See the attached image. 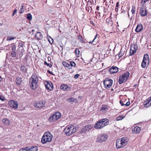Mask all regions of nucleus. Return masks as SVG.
<instances>
[{
	"mask_svg": "<svg viewBox=\"0 0 151 151\" xmlns=\"http://www.w3.org/2000/svg\"><path fill=\"white\" fill-rule=\"evenodd\" d=\"M79 76V74H77L75 75L74 76V78L76 79L77 78H78Z\"/></svg>",
	"mask_w": 151,
	"mask_h": 151,
	"instance_id": "nucleus-54",
	"label": "nucleus"
},
{
	"mask_svg": "<svg viewBox=\"0 0 151 151\" xmlns=\"http://www.w3.org/2000/svg\"><path fill=\"white\" fill-rule=\"evenodd\" d=\"M143 26L142 24H138L135 29V32H139L143 29Z\"/></svg>",
	"mask_w": 151,
	"mask_h": 151,
	"instance_id": "nucleus-22",
	"label": "nucleus"
},
{
	"mask_svg": "<svg viewBox=\"0 0 151 151\" xmlns=\"http://www.w3.org/2000/svg\"><path fill=\"white\" fill-rule=\"evenodd\" d=\"M99 6H97L96 7V9L98 11H99Z\"/></svg>",
	"mask_w": 151,
	"mask_h": 151,
	"instance_id": "nucleus-61",
	"label": "nucleus"
},
{
	"mask_svg": "<svg viewBox=\"0 0 151 151\" xmlns=\"http://www.w3.org/2000/svg\"><path fill=\"white\" fill-rule=\"evenodd\" d=\"M109 71L111 74L117 73L118 70V68L116 67H113L109 69Z\"/></svg>",
	"mask_w": 151,
	"mask_h": 151,
	"instance_id": "nucleus-21",
	"label": "nucleus"
},
{
	"mask_svg": "<svg viewBox=\"0 0 151 151\" xmlns=\"http://www.w3.org/2000/svg\"><path fill=\"white\" fill-rule=\"evenodd\" d=\"M17 10L16 9H15L13 11V12L12 14V16H13L14 15L16 14L17 13Z\"/></svg>",
	"mask_w": 151,
	"mask_h": 151,
	"instance_id": "nucleus-51",
	"label": "nucleus"
},
{
	"mask_svg": "<svg viewBox=\"0 0 151 151\" xmlns=\"http://www.w3.org/2000/svg\"><path fill=\"white\" fill-rule=\"evenodd\" d=\"M52 135L49 132H45L42 138L41 142L42 144H45L47 142H50L51 141Z\"/></svg>",
	"mask_w": 151,
	"mask_h": 151,
	"instance_id": "nucleus-5",
	"label": "nucleus"
},
{
	"mask_svg": "<svg viewBox=\"0 0 151 151\" xmlns=\"http://www.w3.org/2000/svg\"><path fill=\"white\" fill-rule=\"evenodd\" d=\"M115 10L116 12H117L118 11V9L117 8V7H116L115 8Z\"/></svg>",
	"mask_w": 151,
	"mask_h": 151,
	"instance_id": "nucleus-63",
	"label": "nucleus"
},
{
	"mask_svg": "<svg viewBox=\"0 0 151 151\" xmlns=\"http://www.w3.org/2000/svg\"><path fill=\"white\" fill-rule=\"evenodd\" d=\"M45 103L44 100L39 101L36 102L35 106L38 108H42L45 106Z\"/></svg>",
	"mask_w": 151,
	"mask_h": 151,
	"instance_id": "nucleus-13",
	"label": "nucleus"
},
{
	"mask_svg": "<svg viewBox=\"0 0 151 151\" xmlns=\"http://www.w3.org/2000/svg\"><path fill=\"white\" fill-rule=\"evenodd\" d=\"M125 117V116L123 115H119L117 116L116 119V121H120L122 120Z\"/></svg>",
	"mask_w": 151,
	"mask_h": 151,
	"instance_id": "nucleus-36",
	"label": "nucleus"
},
{
	"mask_svg": "<svg viewBox=\"0 0 151 151\" xmlns=\"http://www.w3.org/2000/svg\"><path fill=\"white\" fill-rule=\"evenodd\" d=\"M149 0H142L141 3L143 5L147 1H149Z\"/></svg>",
	"mask_w": 151,
	"mask_h": 151,
	"instance_id": "nucleus-49",
	"label": "nucleus"
},
{
	"mask_svg": "<svg viewBox=\"0 0 151 151\" xmlns=\"http://www.w3.org/2000/svg\"><path fill=\"white\" fill-rule=\"evenodd\" d=\"M124 54V51H123L122 49H121L118 55L119 58L122 57Z\"/></svg>",
	"mask_w": 151,
	"mask_h": 151,
	"instance_id": "nucleus-33",
	"label": "nucleus"
},
{
	"mask_svg": "<svg viewBox=\"0 0 151 151\" xmlns=\"http://www.w3.org/2000/svg\"><path fill=\"white\" fill-rule=\"evenodd\" d=\"M28 147V151H37L38 150V147L37 146H33L31 148H30V147Z\"/></svg>",
	"mask_w": 151,
	"mask_h": 151,
	"instance_id": "nucleus-25",
	"label": "nucleus"
},
{
	"mask_svg": "<svg viewBox=\"0 0 151 151\" xmlns=\"http://www.w3.org/2000/svg\"><path fill=\"white\" fill-rule=\"evenodd\" d=\"M124 102H125L124 101ZM119 102L120 104L122 106H123L125 105V104L124 103H123L122 101H120Z\"/></svg>",
	"mask_w": 151,
	"mask_h": 151,
	"instance_id": "nucleus-52",
	"label": "nucleus"
},
{
	"mask_svg": "<svg viewBox=\"0 0 151 151\" xmlns=\"http://www.w3.org/2000/svg\"><path fill=\"white\" fill-rule=\"evenodd\" d=\"M22 82V78L19 77H17L16 80V83L17 85H20Z\"/></svg>",
	"mask_w": 151,
	"mask_h": 151,
	"instance_id": "nucleus-28",
	"label": "nucleus"
},
{
	"mask_svg": "<svg viewBox=\"0 0 151 151\" xmlns=\"http://www.w3.org/2000/svg\"><path fill=\"white\" fill-rule=\"evenodd\" d=\"M2 122L6 126H9L10 125L11 121L8 119L6 118H4L2 120Z\"/></svg>",
	"mask_w": 151,
	"mask_h": 151,
	"instance_id": "nucleus-23",
	"label": "nucleus"
},
{
	"mask_svg": "<svg viewBox=\"0 0 151 151\" xmlns=\"http://www.w3.org/2000/svg\"><path fill=\"white\" fill-rule=\"evenodd\" d=\"M27 18L29 20H32V15L30 14H28L27 15Z\"/></svg>",
	"mask_w": 151,
	"mask_h": 151,
	"instance_id": "nucleus-42",
	"label": "nucleus"
},
{
	"mask_svg": "<svg viewBox=\"0 0 151 151\" xmlns=\"http://www.w3.org/2000/svg\"><path fill=\"white\" fill-rule=\"evenodd\" d=\"M21 7L19 11V14H22L23 13V12H24V6H22Z\"/></svg>",
	"mask_w": 151,
	"mask_h": 151,
	"instance_id": "nucleus-44",
	"label": "nucleus"
},
{
	"mask_svg": "<svg viewBox=\"0 0 151 151\" xmlns=\"http://www.w3.org/2000/svg\"><path fill=\"white\" fill-rule=\"evenodd\" d=\"M67 101L69 102H77L78 100L76 99H74L73 98H68L67 99Z\"/></svg>",
	"mask_w": 151,
	"mask_h": 151,
	"instance_id": "nucleus-35",
	"label": "nucleus"
},
{
	"mask_svg": "<svg viewBox=\"0 0 151 151\" xmlns=\"http://www.w3.org/2000/svg\"><path fill=\"white\" fill-rule=\"evenodd\" d=\"M93 2V1L92 0H89L87 1V6H89L91 8V9L92 10V3Z\"/></svg>",
	"mask_w": 151,
	"mask_h": 151,
	"instance_id": "nucleus-31",
	"label": "nucleus"
},
{
	"mask_svg": "<svg viewBox=\"0 0 151 151\" xmlns=\"http://www.w3.org/2000/svg\"><path fill=\"white\" fill-rule=\"evenodd\" d=\"M109 109V107L106 105H103L101 108L100 109V111L104 113L107 112Z\"/></svg>",
	"mask_w": 151,
	"mask_h": 151,
	"instance_id": "nucleus-17",
	"label": "nucleus"
},
{
	"mask_svg": "<svg viewBox=\"0 0 151 151\" xmlns=\"http://www.w3.org/2000/svg\"><path fill=\"white\" fill-rule=\"evenodd\" d=\"M23 45H24L22 43H21L19 44V48L18 49L19 51V50H20V49H21V48H23Z\"/></svg>",
	"mask_w": 151,
	"mask_h": 151,
	"instance_id": "nucleus-48",
	"label": "nucleus"
},
{
	"mask_svg": "<svg viewBox=\"0 0 151 151\" xmlns=\"http://www.w3.org/2000/svg\"><path fill=\"white\" fill-rule=\"evenodd\" d=\"M88 131L87 130V128H86V126L83 127L82 130H81V132L82 133H85Z\"/></svg>",
	"mask_w": 151,
	"mask_h": 151,
	"instance_id": "nucleus-38",
	"label": "nucleus"
},
{
	"mask_svg": "<svg viewBox=\"0 0 151 151\" xmlns=\"http://www.w3.org/2000/svg\"><path fill=\"white\" fill-rule=\"evenodd\" d=\"M112 13H111L110 14L111 15L108 18L106 19V23L108 24V26H111L113 24V22L112 20V17H111Z\"/></svg>",
	"mask_w": 151,
	"mask_h": 151,
	"instance_id": "nucleus-20",
	"label": "nucleus"
},
{
	"mask_svg": "<svg viewBox=\"0 0 151 151\" xmlns=\"http://www.w3.org/2000/svg\"><path fill=\"white\" fill-rule=\"evenodd\" d=\"M93 42H95V40H93L92 41H90L89 42V43L90 44H92Z\"/></svg>",
	"mask_w": 151,
	"mask_h": 151,
	"instance_id": "nucleus-59",
	"label": "nucleus"
},
{
	"mask_svg": "<svg viewBox=\"0 0 151 151\" xmlns=\"http://www.w3.org/2000/svg\"><path fill=\"white\" fill-rule=\"evenodd\" d=\"M8 105L11 107L16 109L18 107V104L17 101L13 100H10L8 102Z\"/></svg>",
	"mask_w": 151,
	"mask_h": 151,
	"instance_id": "nucleus-12",
	"label": "nucleus"
},
{
	"mask_svg": "<svg viewBox=\"0 0 151 151\" xmlns=\"http://www.w3.org/2000/svg\"><path fill=\"white\" fill-rule=\"evenodd\" d=\"M113 83V81L112 79L109 78L105 79L103 81L104 88L106 89L109 88L112 86Z\"/></svg>",
	"mask_w": 151,
	"mask_h": 151,
	"instance_id": "nucleus-10",
	"label": "nucleus"
},
{
	"mask_svg": "<svg viewBox=\"0 0 151 151\" xmlns=\"http://www.w3.org/2000/svg\"><path fill=\"white\" fill-rule=\"evenodd\" d=\"M137 45L136 43H133L131 45L130 50V55H133L136 52L137 49Z\"/></svg>",
	"mask_w": 151,
	"mask_h": 151,
	"instance_id": "nucleus-11",
	"label": "nucleus"
},
{
	"mask_svg": "<svg viewBox=\"0 0 151 151\" xmlns=\"http://www.w3.org/2000/svg\"><path fill=\"white\" fill-rule=\"evenodd\" d=\"M5 98L1 95H0V100H1L2 101H4L5 100Z\"/></svg>",
	"mask_w": 151,
	"mask_h": 151,
	"instance_id": "nucleus-50",
	"label": "nucleus"
},
{
	"mask_svg": "<svg viewBox=\"0 0 151 151\" xmlns=\"http://www.w3.org/2000/svg\"><path fill=\"white\" fill-rule=\"evenodd\" d=\"M130 102L129 101H127V102L126 104H125V105L126 106H128L130 105Z\"/></svg>",
	"mask_w": 151,
	"mask_h": 151,
	"instance_id": "nucleus-53",
	"label": "nucleus"
},
{
	"mask_svg": "<svg viewBox=\"0 0 151 151\" xmlns=\"http://www.w3.org/2000/svg\"><path fill=\"white\" fill-rule=\"evenodd\" d=\"M68 62L69 63L66 61H63L62 62V63L65 67H66L69 69H72L73 67H76V64L74 62L69 61Z\"/></svg>",
	"mask_w": 151,
	"mask_h": 151,
	"instance_id": "nucleus-9",
	"label": "nucleus"
},
{
	"mask_svg": "<svg viewBox=\"0 0 151 151\" xmlns=\"http://www.w3.org/2000/svg\"><path fill=\"white\" fill-rule=\"evenodd\" d=\"M108 136L106 134H101L98 135L96 140V142L102 143L106 141Z\"/></svg>",
	"mask_w": 151,
	"mask_h": 151,
	"instance_id": "nucleus-7",
	"label": "nucleus"
},
{
	"mask_svg": "<svg viewBox=\"0 0 151 151\" xmlns=\"http://www.w3.org/2000/svg\"><path fill=\"white\" fill-rule=\"evenodd\" d=\"M60 89L65 91H68L70 90L71 88L67 85L63 84L61 85Z\"/></svg>",
	"mask_w": 151,
	"mask_h": 151,
	"instance_id": "nucleus-16",
	"label": "nucleus"
},
{
	"mask_svg": "<svg viewBox=\"0 0 151 151\" xmlns=\"http://www.w3.org/2000/svg\"><path fill=\"white\" fill-rule=\"evenodd\" d=\"M90 23L92 24L93 26H94L95 25V24H94V23H93V22L91 20L90 21Z\"/></svg>",
	"mask_w": 151,
	"mask_h": 151,
	"instance_id": "nucleus-58",
	"label": "nucleus"
},
{
	"mask_svg": "<svg viewBox=\"0 0 151 151\" xmlns=\"http://www.w3.org/2000/svg\"><path fill=\"white\" fill-rule=\"evenodd\" d=\"M78 39L79 41L81 43L84 42L85 40L82 36L81 35H79L78 37Z\"/></svg>",
	"mask_w": 151,
	"mask_h": 151,
	"instance_id": "nucleus-30",
	"label": "nucleus"
},
{
	"mask_svg": "<svg viewBox=\"0 0 151 151\" xmlns=\"http://www.w3.org/2000/svg\"><path fill=\"white\" fill-rule=\"evenodd\" d=\"M19 51V52H17V53L19 57L21 58L23 56V53L24 52V48H22L20 49V50Z\"/></svg>",
	"mask_w": 151,
	"mask_h": 151,
	"instance_id": "nucleus-26",
	"label": "nucleus"
},
{
	"mask_svg": "<svg viewBox=\"0 0 151 151\" xmlns=\"http://www.w3.org/2000/svg\"><path fill=\"white\" fill-rule=\"evenodd\" d=\"M44 63L45 65L50 68L51 67L52 65V63L50 62L49 64L47 63L46 61H45Z\"/></svg>",
	"mask_w": 151,
	"mask_h": 151,
	"instance_id": "nucleus-39",
	"label": "nucleus"
},
{
	"mask_svg": "<svg viewBox=\"0 0 151 151\" xmlns=\"http://www.w3.org/2000/svg\"><path fill=\"white\" fill-rule=\"evenodd\" d=\"M28 147H26L25 148H22L18 151H28Z\"/></svg>",
	"mask_w": 151,
	"mask_h": 151,
	"instance_id": "nucleus-45",
	"label": "nucleus"
},
{
	"mask_svg": "<svg viewBox=\"0 0 151 151\" xmlns=\"http://www.w3.org/2000/svg\"><path fill=\"white\" fill-rule=\"evenodd\" d=\"M136 8L134 6H132L131 10L132 14H134L135 12Z\"/></svg>",
	"mask_w": 151,
	"mask_h": 151,
	"instance_id": "nucleus-43",
	"label": "nucleus"
},
{
	"mask_svg": "<svg viewBox=\"0 0 151 151\" xmlns=\"http://www.w3.org/2000/svg\"><path fill=\"white\" fill-rule=\"evenodd\" d=\"M86 126V128H87V130L88 131H89L93 129V126L92 124L88 125Z\"/></svg>",
	"mask_w": 151,
	"mask_h": 151,
	"instance_id": "nucleus-34",
	"label": "nucleus"
},
{
	"mask_svg": "<svg viewBox=\"0 0 151 151\" xmlns=\"http://www.w3.org/2000/svg\"><path fill=\"white\" fill-rule=\"evenodd\" d=\"M149 63L142 60L141 64V66L143 68H145L147 64H149Z\"/></svg>",
	"mask_w": 151,
	"mask_h": 151,
	"instance_id": "nucleus-37",
	"label": "nucleus"
},
{
	"mask_svg": "<svg viewBox=\"0 0 151 151\" xmlns=\"http://www.w3.org/2000/svg\"><path fill=\"white\" fill-rule=\"evenodd\" d=\"M119 2H117L116 4V7H117V8L118 7V6H119Z\"/></svg>",
	"mask_w": 151,
	"mask_h": 151,
	"instance_id": "nucleus-57",
	"label": "nucleus"
},
{
	"mask_svg": "<svg viewBox=\"0 0 151 151\" xmlns=\"http://www.w3.org/2000/svg\"><path fill=\"white\" fill-rule=\"evenodd\" d=\"M98 35V34H96L95 36V38H94L93 39V40H94L95 41L96 38H97V36Z\"/></svg>",
	"mask_w": 151,
	"mask_h": 151,
	"instance_id": "nucleus-60",
	"label": "nucleus"
},
{
	"mask_svg": "<svg viewBox=\"0 0 151 151\" xmlns=\"http://www.w3.org/2000/svg\"><path fill=\"white\" fill-rule=\"evenodd\" d=\"M11 49L12 50V51H16V46L15 45L13 44L12 45V46L11 47Z\"/></svg>",
	"mask_w": 151,
	"mask_h": 151,
	"instance_id": "nucleus-47",
	"label": "nucleus"
},
{
	"mask_svg": "<svg viewBox=\"0 0 151 151\" xmlns=\"http://www.w3.org/2000/svg\"><path fill=\"white\" fill-rule=\"evenodd\" d=\"M132 130L133 134H138L140 132L141 128L139 127L136 126L132 128Z\"/></svg>",
	"mask_w": 151,
	"mask_h": 151,
	"instance_id": "nucleus-19",
	"label": "nucleus"
},
{
	"mask_svg": "<svg viewBox=\"0 0 151 151\" xmlns=\"http://www.w3.org/2000/svg\"><path fill=\"white\" fill-rule=\"evenodd\" d=\"M144 105L146 107H148L151 106V96L149 97L146 101L144 102Z\"/></svg>",
	"mask_w": 151,
	"mask_h": 151,
	"instance_id": "nucleus-18",
	"label": "nucleus"
},
{
	"mask_svg": "<svg viewBox=\"0 0 151 151\" xmlns=\"http://www.w3.org/2000/svg\"><path fill=\"white\" fill-rule=\"evenodd\" d=\"M48 41L49 42L52 44L53 42V40L52 38L51 37H49L48 38Z\"/></svg>",
	"mask_w": 151,
	"mask_h": 151,
	"instance_id": "nucleus-46",
	"label": "nucleus"
},
{
	"mask_svg": "<svg viewBox=\"0 0 151 151\" xmlns=\"http://www.w3.org/2000/svg\"><path fill=\"white\" fill-rule=\"evenodd\" d=\"M16 51H12L11 52V56L12 57H16Z\"/></svg>",
	"mask_w": 151,
	"mask_h": 151,
	"instance_id": "nucleus-41",
	"label": "nucleus"
},
{
	"mask_svg": "<svg viewBox=\"0 0 151 151\" xmlns=\"http://www.w3.org/2000/svg\"><path fill=\"white\" fill-rule=\"evenodd\" d=\"M129 140V139L126 137L117 139L116 140V147L117 149L123 148L127 144Z\"/></svg>",
	"mask_w": 151,
	"mask_h": 151,
	"instance_id": "nucleus-2",
	"label": "nucleus"
},
{
	"mask_svg": "<svg viewBox=\"0 0 151 151\" xmlns=\"http://www.w3.org/2000/svg\"><path fill=\"white\" fill-rule=\"evenodd\" d=\"M16 38V37H13L11 36L8 37L7 38V41H10L12 40H13L15 39Z\"/></svg>",
	"mask_w": 151,
	"mask_h": 151,
	"instance_id": "nucleus-40",
	"label": "nucleus"
},
{
	"mask_svg": "<svg viewBox=\"0 0 151 151\" xmlns=\"http://www.w3.org/2000/svg\"><path fill=\"white\" fill-rule=\"evenodd\" d=\"M47 72L49 74H51V75H53L54 74H53V73H52V72H51V71H50V70H47Z\"/></svg>",
	"mask_w": 151,
	"mask_h": 151,
	"instance_id": "nucleus-55",
	"label": "nucleus"
},
{
	"mask_svg": "<svg viewBox=\"0 0 151 151\" xmlns=\"http://www.w3.org/2000/svg\"><path fill=\"white\" fill-rule=\"evenodd\" d=\"M140 14L143 17H145L147 15V11L144 5L142 6L140 8Z\"/></svg>",
	"mask_w": 151,
	"mask_h": 151,
	"instance_id": "nucleus-15",
	"label": "nucleus"
},
{
	"mask_svg": "<svg viewBox=\"0 0 151 151\" xmlns=\"http://www.w3.org/2000/svg\"><path fill=\"white\" fill-rule=\"evenodd\" d=\"M2 80V78L1 76H0V82Z\"/></svg>",
	"mask_w": 151,
	"mask_h": 151,
	"instance_id": "nucleus-64",
	"label": "nucleus"
},
{
	"mask_svg": "<svg viewBox=\"0 0 151 151\" xmlns=\"http://www.w3.org/2000/svg\"><path fill=\"white\" fill-rule=\"evenodd\" d=\"M61 116V113L59 111H57L51 115L49 118V120L50 121L55 122L58 120Z\"/></svg>",
	"mask_w": 151,
	"mask_h": 151,
	"instance_id": "nucleus-8",
	"label": "nucleus"
},
{
	"mask_svg": "<svg viewBox=\"0 0 151 151\" xmlns=\"http://www.w3.org/2000/svg\"><path fill=\"white\" fill-rule=\"evenodd\" d=\"M109 124V119L107 118L102 119L98 121L95 124L94 128L100 129L103 128Z\"/></svg>",
	"mask_w": 151,
	"mask_h": 151,
	"instance_id": "nucleus-3",
	"label": "nucleus"
},
{
	"mask_svg": "<svg viewBox=\"0 0 151 151\" xmlns=\"http://www.w3.org/2000/svg\"><path fill=\"white\" fill-rule=\"evenodd\" d=\"M74 53L75 54V55L76 57H78L80 55V51L79 49L78 48H76L75 49V50L74 52Z\"/></svg>",
	"mask_w": 151,
	"mask_h": 151,
	"instance_id": "nucleus-32",
	"label": "nucleus"
},
{
	"mask_svg": "<svg viewBox=\"0 0 151 151\" xmlns=\"http://www.w3.org/2000/svg\"><path fill=\"white\" fill-rule=\"evenodd\" d=\"M129 73L128 71L123 73L122 75L120 76L118 80V82L120 84L125 82L129 78Z\"/></svg>",
	"mask_w": 151,
	"mask_h": 151,
	"instance_id": "nucleus-6",
	"label": "nucleus"
},
{
	"mask_svg": "<svg viewBox=\"0 0 151 151\" xmlns=\"http://www.w3.org/2000/svg\"><path fill=\"white\" fill-rule=\"evenodd\" d=\"M30 86L33 90L35 89L38 86L39 83V77L35 73H33L30 78Z\"/></svg>",
	"mask_w": 151,
	"mask_h": 151,
	"instance_id": "nucleus-1",
	"label": "nucleus"
},
{
	"mask_svg": "<svg viewBox=\"0 0 151 151\" xmlns=\"http://www.w3.org/2000/svg\"><path fill=\"white\" fill-rule=\"evenodd\" d=\"M104 12L105 13L106 12V8H104Z\"/></svg>",
	"mask_w": 151,
	"mask_h": 151,
	"instance_id": "nucleus-62",
	"label": "nucleus"
},
{
	"mask_svg": "<svg viewBox=\"0 0 151 151\" xmlns=\"http://www.w3.org/2000/svg\"><path fill=\"white\" fill-rule=\"evenodd\" d=\"M44 84L47 89L50 91H51L53 89V86L51 82L45 81L44 82Z\"/></svg>",
	"mask_w": 151,
	"mask_h": 151,
	"instance_id": "nucleus-14",
	"label": "nucleus"
},
{
	"mask_svg": "<svg viewBox=\"0 0 151 151\" xmlns=\"http://www.w3.org/2000/svg\"><path fill=\"white\" fill-rule=\"evenodd\" d=\"M142 60L149 63V57L148 54H145L144 55Z\"/></svg>",
	"mask_w": 151,
	"mask_h": 151,
	"instance_id": "nucleus-24",
	"label": "nucleus"
},
{
	"mask_svg": "<svg viewBox=\"0 0 151 151\" xmlns=\"http://www.w3.org/2000/svg\"><path fill=\"white\" fill-rule=\"evenodd\" d=\"M86 9L87 11L88 12H89V8L88 6H86Z\"/></svg>",
	"mask_w": 151,
	"mask_h": 151,
	"instance_id": "nucleus-56",
	"label": "nucleus"
},
{
	"mask_svg": "<svg viewBox=\"0 0 151 151\" xmlns=\"http://www.w3.org/2000/svg\"><path fill=\"white\" fill-rule=\"evenodd\" d=\"M20 71L23 73H26L27 71V69L25 66L22 65L20 68Z\"/></svg>",
	"mask_w": 151,
	"mask_h": 151,
	"instance_id": "nucleus-29",
	"label": "nucleus"
},
{
	"mask_svg": "<svg viewBox=\"0 0 151 151\" xmlns=\"http://www.w3.org/2000/svg\"><path fill=\"white\" fill-rule=\"evenodd\" d=\"M35 37L38 40H40L42 38V36L41 35V33L39 32H37V33L35 35Z\"/></svg>",
	"mask_w": 151,
	"mask_h": 151,
	"instance_id": "nucleus-27",
	"label": "nucleus"
},
{
	"mask_svg": "<svg viewBox=\"0 0 151 151\" xmlns=\"http://www.w3.org/2000/svg\"><path fill=\"white\" fill-rule=\"evenodd\" d=\"M77 131L76 128L73 125L68 126L65 127L63 132L66 135L69 136L75 133Z\"/></svg>",
	"mask_w": 151,
	"mask_h": 151,
	"instance_id": "nucleus-4",
	"label": "nucleus"
}]
</instances>
